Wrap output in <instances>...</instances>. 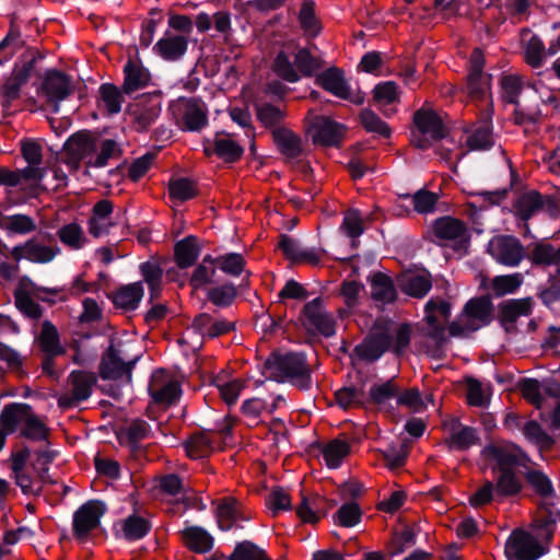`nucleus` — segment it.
I'll use <instances>...</instances> for the list:
<instances>
[{
	"mask_svg": "<svg viewBox=\"0 0 560 560\" xmlns=\"http://www.w3.org/2000/svg\"><path fill=\"white\" fill-rule=\"evenodd\" d=\"M188 47V39L184 35L165 33V35L158 40L153 50L165 60H178L182 58Z\"/></svg>",
	"mask_w": 560,
	"mask_h": 560,
	"instance_id": "nucleus-28",
	"label": "nucleus"
},
{
	"mask_svg": "<svg viewBox=\"0 0 560 560\" xmlns=\"http://www.w3.org/2000/svg\"><path fill=\"white\" fill-rule=\"evenodd\" d=\"M541 206V196L535 190L521 194L514 202L515 213L523 220H528Z\"/></svg>",
	"mask_w": 560,
	"mask_h": 560,
	"instance_id": "nucleus-43",
	"label": "nucleus"
},
{
	"mask_svg": "<svg viewBox=\"0 0 560 560\" xmlns=\"http://www.w3.org/2000/svg\"><path fill=\"white\" fill-rule=\"evenodd\" d=\"M213 152L225 162H234L243 154V148L230 135H219L214 140Z\"/></svg>",
	"mask_w": 560,
	"mask_h": 560,
	"instance_id": "nucleus-46",
	"label": "nucleus"
},
{
	"mask_svg": "<svg viewBox=\"0 0 560 560\" xmlns=\"http://www.w3.org/2000/svg\"><path fill=\"white\" fill-rule=\"evenodd\" d=\"M451 316V303L442 298H431L424 306L425 335L436 343L445 340V324Z\"/></svg>",
	"mask_w": 560,
	"mask_h": 560,
	"instance_id": "nucleus-13",
	"label": "nucleus"
},
{
	"mask_svg": "<svg viewBox=\"0 0 560 560\" xmlns=\"http://www.w3.org/2000/svg\"><path fill=\"white\" fill-rule=\"evenodd\" d=\"M67 150L74 159L89 161L98 150V139L90 132H78L68 140Z\"/></svg>",
	"mask_w": 560,
	"mask_h": 560,
	"instance_id": "nucleus-31",
	"label": "nucleus"
},
{
	"mask_svg": "<svg viewBox=\"0 0 560 560\" xmlns=\"http://www.w3.org/2000/svg\"><path fill=\"white\" fill-rule=\"evenodd\" d=\"M373 98L382 107L397 103L399 101L397 84L393 81L377 84L373 90Z\"/></svg>",
	"mask_w": 560,
	"mask_h": 560,
	"instance_id": "nucleus-57",
	"label": "nucleus"
},
{
	"mask_svg": "<svg viewBox=\"0 0 560 560\" xmlns=\"http://www.w3.org/2000/svg\"><path fill=\"white\" fill-rule=\"evenodd\" d=\"M483 452L497 463L499 470L512 469L523 455L522 451L512 444L489 445Z\"/></svg>",
	"mask_w": 560,
	"mask_h": 560,
	"instance_id": "nucleus-33",
	"label": "nucleus"
},
{
	"mask_svg": "<svg viewBox=\"0 0 560 560\" xmlns=\"http://www.w3.org/2000/svg\"><path fill=\"white\" fill-rule=\"evenodd\" d=\"M247 386V381L241 377L228 382H218L217 387L220 396L228 405H233L238 399L242 390Z\"/></svg>",
	"mask_w": 560,
	"mask_h": 560,
	"instance_id": "nucleus-60",
	"label": "nucleus"
},
{
	"mask_svg": "<svg viewBox=\"0 0 560 560\" xmlns=\"http://www.w3.org/2000/svg\"><path fill=\"white\" fill-rule=\"evenodd\" d=\"M214 262L223 272L234 277L244 271L246 264L244 257L236 253L221 255L214 259Z\"/></svg>",
	"mask_w": 560,
	"mask_h": 560,
	"instance_id": "nucleus-61",
	"label": "nucleus"
},
{
	"mask_svg": "<svg viewBox=\"0 0 560 560\" xmlns=\"http://www.w3.org/2000/svg\"><path fill=\"white\" fill-rule=\"evenodd\" d=\"M303 327L311 334H319L326 337L336 332V322L325 310L323 300L317 298L306 303L301 315Z\"/></svg>",
	"mask_w": 560,
	"mask_h": 560,
	"instance_id": "nucleus-9",
	"label": "nucleus"
},
{
	"mask_svg": "<svg viewBox=\"0 0 560 560\" xmlns=\"http://www.w3.org/2000/svg\"><path fill=\"white\" fill-rule=\"evenodd\" d=\"M143 296V288L140 282H133L119 288L113 296L114 304L125 311L138 307Z\"/></svg>",
	"mask_w": 560,
	"mask_h": 560,
	"instance_id": "nucleus-35",
	"label": "nucleus"
},
{
	"mask_svg": "<svg viewBox=\"0 0 560 560\" xmlns=\"http://www.w3.org/2000/svg\"><path fill=\"white\" fill-rule=\"evenodd\" d=\"M390 336L387 331H374L357 348V351L363 359L374 361L385 351L390 350Z\"/></svg>",
	"mask_w": 560,
	"mask_h": 560,
	"instance_id": "nucleus-32",
	"label": "nucleus"
},
{
	"mask_svg": "<svg viewBox=\"0 0 560 560\" xmlns=\"http://www.w3.org/2000/svg\"><path fill=\"white\" fill-rule=\"evenodd\" d=\"M371 294L374 301L382 304L392 303L396 299V290L389 277L376 273L371 280Z\"/></svg>",
	"mask_w": 560,
	"mask_h": 560,
	"instance_id": "nucleus-41",
	"label": "nucleus"
},
{
	"mask_svg": "<svg viewBox=\"0 0 560 560\" xmlns=\"http://www.w3.org/2000/svg\"><path fill=\"white\" fill-rule=\"evenodd\" d=\"M178 126L184 130L197 131L207 124L206 105L197 100L182 98L171 105Z\"/></svg>",
	"mask_w": 560,
	"mask_h": 560,
	"instance_id": "nucleus-12",
	"label": "nucleus"
},
{
	"mask_svg": "<svg viewBox=\"0 0 560 560\" xmlns=\"http://www.w3.org/2000/svg\"><path fill=\"white\" fill-rule=\"evenodd\" d=\"M271 135L278 150L288 160H294L304 154L305 149L301 137L291 129L276 127L272 129Z\"/></svg>",
	"mask_w": 560,
	"mask_h": 560,
	"instance_id": "nucleus-23",
	"label": "nucleus"
},
{
	"mask_svg": "<svg viewBox=\"0 0 560 560\" xmlns=\"http://www.w3.org/2000/svg\"><path fill=\"white\" fill-rule=\"evenodd\" d=\"M350 444L341 439H334L322 448V455L325 464L329 468H337L341 462L350 454Z\"/></svg>",
	"mask_w": 560,
	"mask_h": 560,
	"instance_id": "nucleus-38",
	"label": "nucleus"
},
{
	"mask_svg": "<svg viewBox=\"0 0 560 560\" xmlns=\"http://www.w3.org/2000/svg\"><path fill=\"white\" fill-rule=\"evenodd\" d=\"M100 101L104 109L114 115L120 112L124 97L116 85L106 83L100 86Z\"/></svg>",
	"mask_w": 560,
	"mask_h": 560,
	"instance_id": "nucleus-47",
	"label": "nucleus"
},
{
	"mask_svg": "<svg viewBox=\"0 0 560 560\" xmlns=\"http://www.w3.org/2000/svg\"><path fill=\"white\" fill-rule=\"evenodd\" d=\"M233 329V322L201 313L194 318L191 326L186 329L184 336L197 335L202 338H215L229 334Z\"/></svg>",
	"mask_w": 560,
	"mask_h": 560,
	"instance_id": "nucleus-20",
	"label": "nucleus"
},
{
	"mask_svg": "<svg viewBox=\"0 0 560 560\" xmlns=\"http://www.w3.org/2000/svg\"><path fill=\"white\" fill-rule=\"evenodd\" d=\"M445 433L443 443L451 451H467L480 444V435L476 428L464 424L459 418L448 416L442 421Z\"/></svg>",
	"mask_w": 560,
	"mask_h": 560,
	"instance_id": "nucleus-7",
	"label": "nucleus"
},
{
	"mask_svg": "<svg viewBox=\"0 0 560 560\" xmlns=\"http://www.w3.org/2000/svg\"><path fill=\"white\" fill-rule=\"evenodd\" d=\"M215 275V262L211 257H205L195 268L190 278V285L195 289L202 288L210 283Z\"/></svg>",
	"mask_w": 560,
	"mask_h": 560,
	"instance_id": "nucleus-51",
	"label": "nucleus"
},
{
	"mask_svg": "<svg viewBox=\"0 0 560 560\" xmlns=\"http://www.w3.org/2000/svg\"><path fill=\"white\" fill-rule=\"evenodd\" d=\"M532 299H515L503 302L500 305V317L503 323H514L522 316H528L532 312Z\"/></svg>",
	"mask_w": 560,
	"mask_h": 560,
	"instance_id": "nucleus-40",
	"label": "nucleus"
},
{
	"mask_svg": "<svg viewBox=\"0 0 560 560\" xmlns=\"http://www.w3.org/2000/svg\"><path fill=\"white\" fill-rule=\"evenodd\" d=\"M149 393L155 404L170 406L177 400L180 389L172 375L164 370H158L152 373Z\"/></svg>",
	"mask_w": 560,
	"mask_h": 560,
	"instance_id": "nucleus-18",
	"label": "nucleus"
},
{
	"mask_svg": "<svg viewBox=\"0 0 560 560\" xmlns=\"http://www.w3.org/2000/svg\"><path fill=\"white\" fill-rule=\"evenodd\" d=\"M162 95L159 92L138 96L128 105V115L137 131L148 130L160 117Z\"/></svg>",
	"mask_w": 560,
	"mask_h": 560,
	"instance_id": "nucleus-6",
	"label": "nucleus"
},
{
	"mask_svg": "<svg viewBox=\"0 0 560 560\" xmlns=\"http://www.w3.org/2000/svg\"><path fill=\"white\" fill-rule=\"evenodd\" d=\"M140 271L144 281L148 283L150 288L151 299L158 298L162 283V268L159 266L156 261L150 260L140 265Z\"/></svg>",
	"mask_w": 560,
	"mask_h": 560,
	"instance_id": "nucleus-49",
	"label": "nucleus"
},
{
	"mask_svg": "<svg viewBox=\"0 0 560 560\" xmlns=\"http://www.w3.org/2000/svg\"><path fill=\"white\" fill-rule=\"evenodd\" d=\"M130 345L120 340H112L100 364V375L104 380L131 382V371L138 355L129 353Z\"/></svg>",
	"mask_w": 560,
	"mask_h": 560,
	"instance_id": "nucleus-3",
	"label": "nucleus"
},
{
	"mask_svg": "<svg viewBox=\"0 0 560 560\" xmlns=\"http://www.w3.org/2000/svg\"><path fill=\"white\" fill-rule=\"evenodd\" d=\"M306 133L312 142L322 147H338L345 136V127L327 116L308 112L305 117Z\"/></svg>",
	"mask_w": 560,
	"mask_h": 560,
	"instance_id": "nucleus-5",
	"label": "nucleus"
},
{
	"mask_svg": "<svg viewBox=\"0 0 560 560\" xmlns=\"http://www.w3.org/2000/svg\"><path fill=\"white\" fill-rule=\"evenodd\" d=\"M186 546L196 552H207L212 548V537L201 527H188L183 532Z\"/></svg>",
	"mask_w": 560,
	"mask_h": 560,
	"instance_id": "nucleus-42",
	"label": "nucleus"
},
{
	"mask_svg": "<svg viewBox=\"0 0 560 560\" xmlns=\"http://www.w3.org/2000/svg\"><path fill=\"white\" fill-rule=\"evenodd\" d=\"M491 116L488 113L486 120L476 126L468 135L466 144L469 150H488L493 147L494 140L491 131Z\"/></svg>",
	"mask_w": 560,
	"mask_h": 560,
	"instance_id": "nucleus-37",
	"label": "nucleus"
},
{
	"mask_svg": "<svg viewBox=\"0 0 560 560\" xmlns=\"http://www.w3.org/2000/svg\"><path fill=\"white\" fill-rule=\"evenodd\" d=\"M402 198L411 201L413 210L417 213L428 214L434 212L440 196L427 189H419L413 195H405Z\"/></svg>",
	"mask_w": 560,
	"mask_h": 560,
	"instance_id": "nucleus-45",
	"label": "nucleus"
},
{
	"mask_svg": "<svg viewBox=\"0 0 560 560\" xmlns=\"http://www.w3.org/2000/svg\"><path fill=\"white\" fill-rule=\"evenodd\" d=\"M523 434L540 450H548L553 444V440L535 421H528L524 424Z\"/></svg>",
	"mask_w": 560,
	"mask_h": 560,
	"instance_id": "nucleus-59",
	"label": "nucleus"
},
{
	"mask_svg": "<svg viewBox=\"0 0 560 560\" xmlns=\"http://www.w3.org/2000/svg\"><path fill=\"white\" fill-rule=\"evenodd\" d=\"M124 84L122 91L127 94L133 93L140 89L149 85L151 81V74L140 61L128 60L124 67Z\"/></svg>",
	"mask_w": 560,
	"mask_h": 560,
	"instance_id": "nucleus-30",
	"label": "nucleus"
},
{
	"mask_svg": "<svg viewBox=\"0 0 560 560\" xmlns=\"http://www.w3.org/2000/svg\"><path fill=\"white\" fill-rule=\"evenodd\" d=\"M59 253L60 248L58 246H47L35 240H28L24 244L13 247L11 255L16 261L26 259L35 264H48Z\"/></svg>",
	"mask_w": 560,
	"mask_h": 560,
	"instance_id": "nucleus-21",
	"label": "nucleus"
},
{
	"mask_svg": "<svg viewBox=\"0 0 560 560\" xmlns=\"http://www.w3.org/2000/svg\"><path fill=\"white\" fill-rule=\"evenodd\" d=\"M39 345L43 351L49 355H57L62 352V348L59 343L58 331L52 324L48 322L44 323L39 336Z\"/></svg>",
	"mask_w": 560,
	"mask_h": 560,
	"instance_id": "nucleus-53",
	"label": "nucleus"
},
{
	"mask_svg": "<svg viewBox=\"0 0 560 560\" xmlns=\"http://www.w3.org/2000/svg\"><path fill=\"white\" fill-rule=\"evenodd\" d=\"M315 83L336 97L357 105H361L364 102V95L360 91L354 92L351 90L343 71L337 67H330L319 73L315 79Z\"/></svg>",
	"mask_w": 560,
	"mask_h": 560,
	"instance_id": "nucleus-10",
	"label": "nucleus"
},
{
	"mask_svg": "<svg viewBox=\"0 0 560 560\" xmlns=\"http://www.w3.org/2000/svg\"><path fill=\"white\" fill-rule=\"evenodd\" d=\"M168 192L171 198L186 201L197 196V186L188 178H176L170 182Z\"/></svg>",
	"mask_w": 560,
	"mask_h": 560,
	"instance_id": "nucleus-52",
	"label": "nucleus"
},
{
	"mask_svg": "<svg viewBox=\"0 0 560 560\" xmlns=\"http://www.w3.org/2000/svg\"><path fill=\"white\" fill-rule=\"evenodd\" d=\"M113 203L103 199L96 202L89 219V232L94 237H101L108 234L109 230L115 225L112 219Z\"/></svg>",
	"mask_w": 560,
	"mask_h": 560,
	"instance_id": "nucleus-25",
	"label": "nucleus"
},
{
	"mask_svg": "<svg viewBox=\"0 0 560 560\" xmlns=\"http://www.w3.org/2000/svg\"><path fill=\"white\" fill-rule=\"evenodd\" d=\"M217 448L214 434L198 432L185 442V451L188 457L199 459L209 456Z\"/></svg>",
	"mask_w": 560,
	"mask_h": 560,
	"instance_id": "nucleus-34",
	"label": "nucleus"
},
{
	"mask_svg": "<svg viewBox=\"0 0 560 560\" xmlns=\"http://www.w3.org/2000/svg\"><path fill=\"white\" fill-rule=\"evenodd\" d=\"M415 129L411 143L419 149H428L433 142L446 136V128L442 117L432 108L422 107L413 115Z\"/></svg>",
	"mask_w": 560,
	"mask_h": 560,
	"instance_id": "nucleus-4",
	"label": "nucleus"
},
{
	"mask_svg": "<svg viewBox=\"0 0 560 560\" xmlns=\"http://www.w3.org/2000/svg\"><path fill=\"white\" fill-rule=\"evenodd\" d=\"M284 399L281 396H276L271 401H266L260 398H250L243 402L242 413L249 427L257 425L264 413H272Z\"/></svg>",
	"mask_w": 560,
	"mask_h": 560,
	"instance_id": "nucleus-27",
	"label": "nucleus"
},
{
	"mask_svg": "<svg viewBox=\"0 0 560 560\" xmlns=\"http://www.w3.org/2000/svg\"><path fill=\"white\" fill-rule=\"evenodd\" d=\"M322 66V61L313 57L307 49L288 44L276 56L272 70L284 81L294 83L300 80V73L311 77Z\"/></svg>",
	"mask_w": 560,
	"mask_h": 560,
	"instance_id": "nucleus-1",
	"label": "nucleus"
},
{
	"mask_svg": "<svg viewBox=\"0 0 560 560\" xmlns=\"http://www.w3.org/2000/svg\"><path fill=\"white\" fill-rule=\"evenodd\" d=\"M490 255L500 264L509 267L517 266L524 258V248L513 236L499 235L489 242Z\"/></svg>",
	"mask_w": 560,
	"mask_h": 560,
	"instance_id": "nucleus-15",
	"label": "nucleus"
},
{
	"mask_svg": "<svg viewBox=\"0 0 560 560\" xmlns=\"http://www.w3.org/2000/svg\"><path fill=\"white\" fill-rule=\"evenodd\" d=\"M340 231L350 238H358L364 232V220L355 209L345 212Z\"/></svg>",
	"mask_w": 560,
	"mask_h": 560,
	"instance_id": "nucleus-56",
	"label": "nucleus"
},
{
	"mask_svg": "<svg viewBox=\"0 0 560 560\" xmlns=\"http://www.w3.org/2000/svg\"><path fill=\"white\" fill-rule=\"evenodd\" d=\"M57 236L66 247L72 250H79L88 243V238L82 226L75 222L67 223L59 228Z\"/></svg>",
	"mask_w": 560,
	"mask_h": 560,
	"instance_id": "nucleus-39",
	"label": "nucleus"
},
{
	"mask_svg": "<svg viewBox=\"0 0 560 560\" xmlns=\"http://www.w3.org/2000/svg\"><path fill=\"white\" fill-rule=\"evenodd\" d=\"M522 488L520 479L512 469L499 470L495 491L500 495H514Z\"/></svg>",
	"mask_w": 560,
	"mask_h": 560,
	"instance_id": "nucleus-58",
	"label": "nucleus"
},
{
	"mask_svg": "<svg viewBox=\"0 0 560 560\" xmlns=\"http://www.w3.org/2000/svg\"><path fill=\"white\" fill-rule=\"evenodd\" d=\"M229 560H268L265 551L250 541L236 546Z\"/></svg>",
	"mask_w": 560,
	"mask_h": 560,
	"instance_id": "nucleus-64",
	"label": "nucleus"
},
{
	"mask_svg": "<svg viewBox=\"0 0 560 560\" xmlns=\"http://www.w3.org/2000/svg\"><path fill=\"white\" fill-rule=\"evenodd\" d=\"M467 402L474 407H483L489 402L490 386L482 385L475 378L466 381Z\"/></svg>",
	"mask_w": 560,
	"mask_h": 560,
	"instance_id": "nucleus-55",
	"label": "nucleus"
},
{
	"mask_svg": "<svg viewBox=\"0 0 560 560\" xmlns=\"http://www.w3.org/2000/svg\"><path fill=\"white\" fill-rule=\"evenodd\" d=\"M30 456L27 450L21 451L12 456L11 468L16 485L24 494L37 495L40 493L43 483L46 482L38 475L33 476L31 467H26V460Z\"/></svg>",
	"mask_w": 560,
	"mask_h": 560,
	"instance_id": "nucleus-16",
	"label": "nucleus"
},
{
	"mask_svg": "<svg viewBox=\"0 0 560 560\" xmlns=\"http://www.w3.org/2000/svg\"><path fill=\"white\" fill-rule=\"evenodd\" d=\"M399 289L412 298L422 299L432 288L431 275L427 271L405 272L397 278Z\"/></svg>",
	"mask_w": 560,
	"mask_h": 560,
	"instance_id": "nucleus-26",
	"label": "nucleus"
},
{
	"mask_svg": "<svg viewBox=\"0 0 560 560\" xmlns=\"http://www.w3.org/2000/svg\"><path fill=\"white\" fill-rule=\"evenodd\" d=\"M32 408L27 404L12 402L5 405L0 415V423L5 433H13L21 430L23 433V427L30 419Z\"/></svg>",
	"mask_w": 560,
	"mask_h": 560,
	"instance_id": "nucleus-24",
	"label": "nucleus"
},
{
	"mask_svg": "<svg viewBox=\"0 0 560 560\" xmlns=\"http://www.w3.org/2000/svg\"><path fill=\"white\" fill-rule=\"evenodd\" d=\"M96 375L93 372L72 371L68 376V389L58 398L61 408H70L86 400L96 384Z\"/></svg>",
	"mask_w": 560,
	"mask_h": 560,
	"instance_id": "nucleus-11",
	"label": "nucleus"
},
{
	"mask_svg": "<svg viewBox=\"0 0 560 560\" xmlns=\"http://www.w3.org/2000/svg\"><path fill=\"white\" fill-rule=\"evenodd\" d=\"M269 376L289 381L301 389L311 386V373L305 358L299 353L272 354L265 363Z\"/></svg>",
	"mask_w": 560,
	"mask_h": 560,
	"instance_id": "nucleus-2",
	"label": "nucleus"
},
{
	"mask_svg": "<svg viewBox=\"0 0 560 560\" xmlns=\"http://www.w3.org/2000/svg\"><path fill=\"white\" fill-rule=\"evenodd\" d=\"M492 304L488 299L470 300L462 314V320L469 322L470 329H479L490 322Z\"/></svg>",
	"mask_w": 560,
	"mask_h": 560,
	"instance_id": "nucleus-29",
	"label": "nucleus"
},
{
	"mask_svg": "<svg viewBox=\"0 0 560 560\" xmlns=\"http://www.w3.org/2000/svg\"><path fill=\"white\" fill-rule=\"evenodd\" d=\"M119 153L118 144L114 140H98V150L86 164L88 166L103 167L107 165L109 159L118 158Z\"/></svg>",
	"mask_w": 560,
	"mask_h": 560,
	"instance_id": "nucleus-50",
	"label": "nucleus"
},
{
	"mask_svg": "<svg viewBox=\"0 0 560 560\" xmlns=\"http://www.w3.org/2000/svg\"><path fill=\"white\" fill-rule=\"evenodd\" d=\"M198 256L199 248L197 240L192 236H187L175 245L176 262L180 268L191 266L197 260Z\"/></svg>",
	"mask_w": 560,
	"mask_h": 560,
	"instance_id": "nucleus-44",
	"label": "nucleus"
},
{
	"mask_svg": "<svg viewBox=\"0 0 560 560\" xmlns=\"http://www.w3.org/2000/svg\"><path fill=\"white\" fill-rule=\"evenodd\" d=\"M266 505L272 515L291 509V497L282 488H272L266 497Z\"/></svg>",
	"mask_w": 560,
	"mask_h": 560,
	"instance_id": "nucleus-62",
	"label": "nucleus"
},
{
	"mask_svg": "<svg viewBox=\"0 0 560 560\" xmlns=\"http://www.w3.org/2000/svg\"><path fill=\"white\" fill-rule=\"evenodd\" d=\"M398 386L393 381L374 384L370 388V400L383 405L398 395Z\"/></svg>",
	"mask_w": 560,
	"mask_h": 560,
	"instance_id": "nucleus-63",
	"label": "nucleus"
},
{
	"mask_svg": "<svg viewBox=\"0 0 560 560\" xmlns=\"http://www.w3.org/2000/svg\"><path fill=\"white\" fill-rule=\"evenodd\" d=\"M433 233L436 238L445 243H454L456 249H465L469 242L466 224L452 217H443L435 220Z\"/></svg>",
	"mask_w": 560,
	"mask_h": 560,
	"instance_id": "nucleus-17",
	"label": "nucleus"
},
{
	"mask_svg": "<svg viewBox=\"0 0 560 560\" xmlns=\"http://www.w3.org/2000/svg\"><path fill=\"white\" fill-rule=\"evenodd\" d=\"M548 548L524 529H515L509 536L504 553L508 560H537Z\"/></svg>",
	"mask_w": 560,
	"mask_h": 560,
	"instance_id": "nucleus-8",
	"label": "nucleus"
},
{
	"mask_svg": "<svg viewBox=\"0 0 560 560\" xmlns=\"http://www.w3.org/2000/svg\"><path fill=\"white\" fill-rule=\"evenodd\" d=\"M469 73L467 84L469 95L476 98H485L489 105L490 75L482 72L485 66L483 54L480 49H475L470 56Z\"/></svg>",
	"mask_w": 560,
	"mask_h": 560,
	"instance_id": "nucleus-19",
	"label": "nucleus"
},
{
	"mask_svg": "<svg viewBox=\"0 0 560 560\" xmlns=\"http://www.w3.org/2000/svg\"><path fill=\"white\" fill-rule=\"evenodd\" d=\"M299 21L304 33L311 37L319 34L322 26L315 15V3L311 0H305L299 13Z\"/></svg>",
	"mask_w": 560,
	"mask_h": 560,
	"instance_id": "nucleus-48",
	"label": "nucleus"
},
{
	"mask_svg": "<svg viewBox=\"0 0 560 560\" xmlns=\"http://www.w3.org/2000/svg\"><path fill=\"white\" fill-rule=\"evenodd\" d=\"M523 282L521 273L497 276L492 280V291L497 296L514 293Z\"/></svg>",
	"mask_w": 560,
	"mask_h": 560,
	"instance_id": "nucleus-54",
	"label": "nucleus"
},
{
	"mask_svg": "<svg viewBox=\"0 0 560 560\" xmlns=\"http://www.w3.org/2000/svg\"><path fill=\"white\" fill-rule=\"evenodd\" d=\"M104 512L105 508L98 501H89L80 506L73 515L74 538L81 542L85 541L100 526Z\"/></svg>",
	"mask_w": 560,
	"mask_h": 560,
	"instance_id": "nucleus-14",
	"label": "nucleus"
},
{
	"mask_svg": "<svg viewBox=\"0 0 560 560\" xmlns=\"http://www.w3.org/2000/svg\"><path fill=\"white\" fill-rule=\"evenodd\" d=\"M214 503L220 528L230 529L241 513V503L233 497L218 499Z\"/></svg>",
	"mask_w": 560,
	"mask_h": 560,
	"instance_id": "nucleus-36",
	"label": "nucleus"
},
{
	"mask_svg": "<svg viewBox=\"0 0 560 560\" xmlns=\"http://www.w3.org/2000/svg\"><path fill=\"white\" fill-rule=\"evenodd\" d=\"M40 92L48 102L57 105L72 92L71 81L68 75L58 70H48L44 75Z\"/></svg>",
	"mask_w": 560,
	"mask_h": 560,
	"instance_id": "nucleus-22",
	"label": "nucleus"
}]
</instances>
